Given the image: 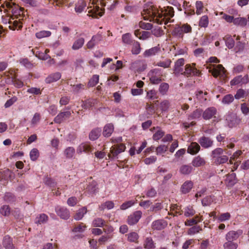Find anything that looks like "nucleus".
<instances>
[{
  "instance_id": "obj_1",
  "label": "nucleus",
  "mask_w": 249,
  "mask_h": 249,
  "mask_svg": "<svg viewBox=\"0 0 249 249\" xmlns=\"http://www.w3.org/2000/svg\"><path fill=\"white\" fill-rule=\"evenodd\" d=\"M224 152L227 155H231L230 151L227 149L224 150L221 148H216L213 150L211 154V157L214 163L217 165L225 163L229 160V158L227 155H223Z\"/></svg>"
},
{
  "instance_id": "obj_2",
  "label": "nucleus",
  "mask_w": 249,
  "mask_h": 249,
  "mask_svg": "<svg viewBox=\"0 0 249 249\" xmlns=\"http://www.w3.org/2000/svg\"><path fill=\"white\" fill-rule=\"evenodd\" d=\"M143 11L142 12V15L143 17L144 20H148V18L146 16L144 17V15H148L149 18H152L153 15L155 16L156 14V11H157V8L153 4L152 2H148L145 3L143 5Z\"/></svg>"
},
{
  "instance_id": "obj_3",
  "label": "nucleus",
  "mask_w": 249,
  "mask_h": 249,
  "mask_svg": "<svg viewBox=\"0 0 249 249\" xmlns=\"http://www.w3.org/2000/svg\"><path fill=\"white\" fill-rule=\"evenodd\" d=\"M193 66L190 64H187L185 66V71L181 73V74L186 76L189 77L192 76H198L200 74V72L197 70L195 66L196 64H193Z\"/></svg>"
},
{
  "instance_id": "obj_4",
  "label": "nucleus",
  "mask_w": 249,
  "mask_h": 249,
  "mask_svg": "<svg viewBox=\"0 0 249 249\" xmlns=\"http://www.w3.org/2000/svg\"><path fill=\"white\" fill-rule=\"evenodd\" d=\"M125 149V146L123 143L115 145L110 148V153L108 156L111 159L116 158L119 154L124 151Z\"/></svg>"
},
{
  "instance_id": "obj_5",
  "label": "nucleus",
  "mask_w": 249,
  "mask_h": 249,
  "mask_svg": "<svg viewBox=\"0 0 249 249\" xmlns=\"http://www.w3.org/2000/svg\"><path fill=\"white\" fill-rule=\"evenodd\" d=\"M217 113V110L214 107H210L207 108L203 113L202 117L204 120H210L213 119V122H217L215 115Z\"/></svg>"
},
{
  "instance_id": "obj_6",
  "label": "nucleus",
  "mask_w": 249,
  "mask_h": 249,
  "mask_svg": "<svg viewBox=\"0 0 249 249\" xmlns=\"http://www.w3.org/2000/svg\"><path fill=\"white\" fill-rule=\"evenodd\" d=\"M147 65L142 60H136L131 64L130 69L135 72H140L144 71Z\"/></svg>"
},
{
  "instance_id": "obj_7",
  "label": "nucleus",
  "mask_w": 249,
  "mask_h": 249,
  "mask_svg": "<svg viewBox=\"0 0 249 249\" xmlns=\"http://www.w3.org/2000/svg\"><path fill=\"white\" fill-rule=\"evenodd\" d=\"M215 68L213 70H209L213 77L216 78L220 76L221 78H224L225 77L226 70L222 65L219 64L214 65Z\"/></svg>"
},
{
  "instance_id": "obj_8",
  "label": "nucleus",
  "mask_w": 249,
  "mask_h": 249,
  "mask_svg": "<svg viewBox=\"0 0 249 249\" xmlns=\"http://www.w3.org/2000/svg\"><path fill=\"white\" fill-rule=\"evenodd\" d=\"M198 143L202 147L205 149H208L211 147L213 144V141L211 138L208 137L202 136L198 140Z\"/></svg>"
},
{
  "instance_id": "obj_9",
  "label": "nucleus",
  "mask_w": 249,
  "mask_h": 249,
  "mask_svg": "<svg viewBox=\"0 0 249 249\" xmlns=\"http://www.w3.org/2000/svg\"><path fill=\"white\" fill-rule=\"evenodd\" d=\"M142 212L140 211H137L133 214L130 215L127 218L128 224L133 225L136 224L141 218Z\"/></svg>"
},
{
  "instance_id": "obj_10",
  "label": "nucleus",
  "mask_w": 249,
  "mask_h": 249,
  "mask_svg": "<svg viewBox=\"0 0 249 249\" xmlns=\"http://www.w3.org/2000/svg\"><path fill=\"white\" fill-rule=\"evenodd\" d=\"M226 120L228 125L231 128L236 126L239 123V119L234 114H229Z\"/></svg>"
},
{
  "instance_id": "obj_11",
  "label": "nucleus",
  "mask_w": 249,
  "mask_h": 249,
  "mask_svg": "<svg viewBox=\"0 0 249 249\" xmlns=\"http://www.w3.org/2000/svg\"><path fill=\"white\" fill-rule=\"evenodd\" d=\"M71 113L70 111H64L59 113L54 119V122L57 124H60L63 121L70 117Z\"/></svg>"
},
{
  "instance_id": "obj_12",
  "label": "nucleus",
  "mask_w": 249,
  "mask_h": 249,
  "mask_svg": "<svg viewBox=\"0 0 249 249\" xmlns=\"http://www.w3.org/2000/svg\"><path fill=\"white\" fill-rule=\"evenodd\" d=\"M93 150L92 146L88 143H82L79 145L77 149V153L81 154L83 152L87 153H90Z\"/></svg>"
},
{
  "instance_id": "obj_13",
  "label": "nucleus",
  "mask_w": 249,
  "mask_h": 249,
  "mask_svg": "<svg viewBox=\"0 0 249 249\" xmlns=\"http://www.w3.org/2000/svg\"><path fill=\"white\" fill-rule=\"evenodd\" d=\"M55 211L57 214L62 219H67L70 217L69 211L66 208L57 207Z\"/></svg>"
},
{
  "instance_id": "obj_14",
  "label": "nucleus",
  "mask_w": 249,
  "mask_h": 249,
  "mask_svg": "<svg viewBox=\"0 0 249 249\" xmlns=\"http://www.w3.org/2000/svg\"><path fill=\"white\" fill-rule=\"evenodd\" d=\"M200 150V145L196 142H192L187 149V152L191 155L197 154Z\"/></svg>"
},
{
  "instance_id": "obj_15",
  "label": "nucleus",
  "mask_w": 249,
  "mask_h": 249,
  "mask_svg": "<svg viewBox=\"0 0 249 249\" xmlns=\"http://www.w3.org/2000/svg\"><path fill=\"white\" fill-rule=\"evenodd\" d=\"M167 226V222L162 219L154 221L152 224V229L156 230H161Z\"/></svg>"
},
{
  "instance_id": "obj_16",
  "label": "nucleus",
  "mask_w": 249,
  "mask_h": 249,
  "mask_svg": "<svg viewBox=\"0 0 249 249\" xmlns=\"http://www.w3.org/2000/svg\"><path fill=\"white\" fill-rule=\"evenodd\" d=\"M242 233L241 231H231L228 232L226 235V239L227 241H233L236 240Z\"/></svg>"
},
{
  "instance_id": "obj_17",
  "label": "nucleus",
  "mask_w": 249,
  "mask_h": 249,
  "mask_svg": "<svg viewBox=\"0 0 249 249\" xmlns=\"http://www.w3.org/2000/svg\"><path fill=\"white\" fill-rule=\"evenodd\" d=\"M160 51V48L158 45L157 46L153 47L150 49L146 50L143 53L144 57H149L154 55Z\"/></svg>"
},
{
  "instance_id": "obj_18",
  "label": "nucleus",
  "mask_w": 249,
  "mask_h": 249,
  "mask_svg": "<svg viewBox=\"0 0 249 249\" xmlns=\"http://www.w3.org/2000/svg\"><path fill=\"white\" fill-rule=\"evenodd\" d=\"M61 76V73L59 72H56L53 73H52L49 75L45 79V82L48 84L51 83L53 82L57 81L59 79H60Z\"/></svg>"
},
{
  "instance_id": "obj_19",
  "label": "nucleus",
  "mask_w": 249,
  "mask_h": 249,
  "mask_svg": "<svg viewBox=\"0 0 249 249\" xmlns=\"http://www.w3.org/2000/svg\"><path fill=\"white\" fill-rule=\"evenodd\" d=\"M205 163V160L199 155L194 158L192 162V165L196 167L203 166Z\"/></svg>"
},
{
  "instance_id": "obj_20",
  "label": "nucleus",
  "mask_w": 249,
  "mask_h": 249,
  "mask_svg": "<svg viewBox=\"0 0 249 249\" xmlns=\"http://www.w3.org/2000/svg\"><path fill=\"white\" fill-rule=\"evenodd\" d=\"M102 130L100 128L92 129L89 134V138L91 141L97 140L101 135Z\"/></svg>"
},
{
  "instance_id": "obj_21",
  "label": "nucleus",
  "mask_w": 249,
  "mask_h": 249,
  "mask_svg": "<svg viewBox=\"0 0 249 249\" xmlns=\"http://www.w3.org/2000/svg\"><path fill=\"white\" fill-rule=\"evenodd\" d=\"M156 69L151 70L149 73L150 76L149 80L152 84H159L161 81V78L160 77H158L154 74V73L156 71Z\"/></svg>"
},
{
  "instance_id": "obj_22",
  "label": "nucleus",
  "mask_w": 249,
  "mask_h": 249,
  "mask_svg": "<svg viewBox=\"0 0 249 249\" xmlns=\"http://www.w3.org/2000/svg\"><path fill=\"white\" fill-rule=\"evenodd\" d=\"M237 180L236 174L234 173L228 175L226 179L228 186L231 187L233 186L237 182Z\"/></svg>"
},
{
  "instance_id": "obj_23",
  "label": "nucleus",
  "mask_w": 249,
  "mask_h": 249,
  "mask_svg": "<svg viewBox=\"0 0 249 249\" xmlns=\"http://www.w3.org/2000/svg\"><path fill=\"white\" fill-rule=\"evenodd\" d=\"M3 245L6 249H14L11 238L8 236H5L3 239Z\"/></svg>"
},
{
  "instance_id": "obj_24",
  "label": "nucleus",
  "mask_w": 249,
  "mask_h": 249,
  "mask_svg": "<svg viewBox=\"0 0 249 249\" xmlns=\"http://www.w3.org/2000/svg\"><path fill=\"white\" fill-rule=\"evenodd\" d=\"M114 130L113 125L112 124H106L103 129V134L105 137H109Z\"/></svg>"
},
{
  "instance_id": "obj_25",
  "label": "nucleus",
  "mask_w": 249,
  "mask_h": 249,
  "mask_svg": "<svg viewBox=\"0 0 249 249\" xmlns=\"http://www.w3.org/2000/svg\"><path fill=\"white\" fill-rule=\"evenodd\" d=\"M193 183L191 181H186L182 185L181 190L182 193L186 194L190 192L193 187Z\"/></svg>"
},
{
  "instance_id": "obj_26",
  "label": "nucleus",
  "mask_w": 249,
  "mask_h": 249,
  "mask_svg": "<svg viewBox=\"0 0 249 249\" xmlns=\"http://www.w3.org/2000/svg\"><path fill=\"white\" fill-rule=\"evenodd\" d=\"M248 19L244 17H234L233 24L237 26L244 27L247 25Z\"/></svg>"
},
{
  "instance_id": "obj_27",
  "label": "nucleus",
  "mask_w": 249,
  "mask_h": 249,
  "mask_svg": "<svg viewBox=\"0 0 249 249\" xmlns=\"http://www.w3.org/2000/svg\"><path fill=\"white\" fill-rule=\"evenodd\" d=\"M193 170L192 166L190 165H182L179 168V171L183 175H189Z\"/></svg>"
},
{
  "instance_id": "obj_28",
  "label": "nucleus",
  "mask_w": 249,
  "mask_h": 249,
  "mask_svg": "<svg viewBox=\"0 0 249 249\" xmlns=\"http://www.w3.org/2000/svg\"><path fill=\"white\" fill-rule=\"evenodd\" d=\"M96 100L94 99L89 98L85 101H82V107L84 109L89 108L95 104Z\"/></svg>"
},
{
  "instance_id": "obj_29",
  "label": "nucleus",
  "mask_w": 249,
  "mask_h": 249,
  "mask_svg": "<svg viewBox=\"0 0 249 249\" xmlns=\"http://www.w3.org/2000/svg\"><path fill=\"white\" fill-rule=\"evenodd\" d=\"M85 39L83 37H80L76 39L73 43L72 49L74 50H77L81 48L84 45Z\"/></svg>"
},
{
  "instance_id": "obj_30",
  "label": "nucleus",
  "mask_w": 249,
  "mask_h": 249,
  "mask_svg": "<svg viewBox=\"0 0 249 249\" xmlns=\"http://www.w3.org/2000/svg\"><path fill=\"white\" fill-rule=\"evenodd\" d=\"M87 212V208L85 207H83L78 210L73 217L76 220H79L83 217L84 214H86Z\"/></svg>"
},
{
  "instance_id": "obj_31",
  "label": "nucleus",
  "mask_w": 249,
  "mask_h": 249,
  "mask_svg": "<svg viewBox=\"0 0 249 249\" xmlns=\"http://www.w3.org/2000/svg\"><path fill=\"white\" fill-rule=\"evenodd\" d=\"M132 44V48L131 49V53L133 54H138L141 51L140 43L136 41H134Z\"/></svg>"
},
{
  "instance_id": "obj_32",
  "label": "nucleus",
  "mask_w": 249,
  "mask_h": 249,
  "mask_svg": "<svg viewBox=\"0 0 249 249\" xmlns=\"http://www.w3.org/2000/svg\"><path fill=\"white\" fill-rule=\"evenodd\" d=\"M75 152V149L72 147H68L64 151V155L68 159L72 158Z\"/></svg>"
},
{
  "instance_id": "obj_33",
  "label": "nucleus",
  "mask_w": 249,
  "mask_h": 249,
  "mask_svg": "<svg viewBox=\"0 0 249 249\" xmlns=\"http://www.w3.org/2000/svg\"><path fill=\"white\" fill-rule=\"evenodd\" d=\"M162 17V15L160 13H159L158 11H156V14L155 16L153 15L151 18L149 19L150 21H152L154 22H156L159 24H161L162 23V20H160L158 18H161Z\"/></svg>"
},
{
  "instance_id": "obj_34",
  "label": "nucleus",
  "mask_w": 249,
  "mask_h": 249,
  "mask_svg": "<svg viewBox=\"0 0 249 249\" xmlns=\"http://www.w3.org/2000/svg\"><path fill=\"white\" fill-rule=\"evenodd\" d=\"M134 41L131 39V35L129 33H126L122 36V41L125 44L131 45Z\"/></svg>"
},
{
  "instance_id": "obj_35",
  "label": "nucleus",
  "mask_w": 249,
  "mask_h": 249,
  "mask_svg": "<svg viewBox=\"0 0 249 249\" xmlns=\"http://www.w3.org/2000/svg\"><path fill=\"white\" fill-rule=\"evenodd\" d=\"M48 220V216L42 213L36 218V223L41 224L46 223Z\"/></svg>"
},
{
  "instance_id": "obj_36",
  "label": "nucleus",
  "mask_w": 249,
  "mask_h": 249,
  "mask_svg": "<svg viewBox=\"0 0 249 249\" xmlns=\"http://www.w3.org/2000/svg\"><path fill=\"white\" fill-rule=\"evenodd\" d=\"M86 6V3L85 1L83 0H81L78 2V3L76 4L75 7V10L77 13H81L85 7Z\"/></svg>"
},
{
  "instance_id": "obj_37",
  "label": "nucleus",
  "mask_w": 249,
  "mask_h": 249,
  "mask_svg": "<svg viewBox=\"0 0 249 249\" xmlns=\"http://www.w3.org/2000/svg\"><path fill=\"white\" fill-rule=\"evenodd\" d=\"M169 85L166 83H162L159 87V91L163 95L166 94L169 89Z\"/></svg>"
},
{
  "instance_id": "obj_38",
  "label": "nucleus",
  "mask_w": 249,
  "mask_h": 249,
  "mask_svg": "<svg viewBox=\"0 0 249 249\" xmlns=\"http://www.w3.org/2000/svg\"><path fill=\"white\" fill-rule=\"evenodd\" d=\"M226 44L229 49H232L235 45V42L231 36H226L224 38Z\"/></svg>"
},
{
  "instance_id": "obj_39",
  "label": "nucleus",
  "mask_w": 249,
  "mask_h": 249,
  "mask_svg": "<svg viewBox=\"0 0 249 249\" xmlns=\"http://www.w3.org/2000/svg\"><path fill=\"white\" fill-rule=\"evenodd\" d=\"M43 182L46 185L51 188L55 187L56 185V183L52 178L48 176L44 178Z\"/></svg>"
},
{
  "instance_id": "obj_40",
  "label": "nucleus",
  "mask_w": 249,
  "mask_h": 249,
  "mask_svg": "<svg viewBox=\"0 0 249 249\" xmlns=\"http://www.w3.org/2000/svg\"><path fill=\"white\" fill-rule=\"evenodd\" d=\"M237 247V243L231 241H227L223 245L224 249H236Z\"/></svg>"
},
{
  "instance_id": "obj_41",
  "label": "nucleus",
  "mask_w": 249,
  "mask_h": 249,
  "mask_svg": "<svg viewBox=\"0 0 249 249\" xmlns=\"http://www.w3.org/2000/svg\"><path fill=\"white\" fill-rule=\"evenodd\" d=\"M97 183L94 181H92L91 183H89L87 187V190L90 193H95L97 190Z\"/></svg>"
},
{
  "instance_id": "obj_42",
  "label": "nucleus",
  "mask_w": 249,
  "mask_h": 249,
  "mask_svg": "<svg viewBox=\"0 0 249 249\" xmlns=\"http://www.w3.org/2000/svg\"><path fill=\"white\" fill-rule=\"evenodd\" d=\"M172 35L182 38L183 37V34L182 33L180 26H178L174 29L172 32Z\"/></svg>"
},
{
  "instance_id": "obj_43",
  "label": "nucleus",
  "mask_w": 249,
  "mask_h": 249,
  "mask_svg": "<svg viewBox=\"0 0 249 249\" xmlns=\"http://www.w3.org/2000/svg\"><path fill=\"white\" fill-rule=\"evenodd\" d=\"M0 213L4 216H7L10 214V208L8 205H3L0 208Z\"/></svg>"
},
{
  "instance_id": "obj_44",
  "label": "nucleus",
  "mask_w": 249,
  "mask_h": 249,
  "mask_svg": "<svg viewBox=\"0 0 249 249\" xmlns=\"http://www.w3.org/2000/svg\"><path fill=\"white\" fill-rule=\"evenodd\" d=\"M32 52H33V53L36 55V56L40 59L45 60L49 58H50V55H49L47 53H43L39 52H36L35 53L33 50H32Z\"/></svg>"
},
{
  "instance_id": "obj_45",
  "label": "nucleus",
  "mask_w": 249,
  "mask_h": 249,
  "mask_svg": "<svg viewBox=\"0 0 249 249\" xmlns=\"http://www.w3.org/2000/svg\"><path fill=\"white\" fill-rule=\"evenodd\" d=\"M144 245V247L148 249H152L155 248L154 242L150 237L146 239Z\"/></svg>"
},
{
  "instance_id": "obj_46",
  "label": "nucleus",
  "mask_w": 249,
  "mask_h": 249,
  "mask_svg": "<svg viewBox=\"0 0 249 249\" xmlns=\"http://www.w3.org/2000/svg\"><path fill=\"white\" fill-rule=\"evenodd\" d=\"M202 114L201 110L199 109H196L191 113L189 116L190 119H196L199 118Z\"/></svg>"
},
{
  "instance_id": "obj_47",
  "label": "nucleus",
  "mask_w": 249,
  "mask_h": 249,
  "mask_svg": "<svg viewBox=\"0 0 249 249\" xmlns=\"http://www.w3.org/2000/svg\"><path fill=\"white\" fill-rule=\"evenodd\" d=\"M39 155L38 150L36 148L33 149L30 153V158L33 161L36 160L39 157Z\"/></svg>"
},
{
  "instance_id": "obj_48",
  "label": "nucleus",
  "mask_w": 249,
  "mask_h": 249,
  "mask_svg": "<svg viewBox=\"0 0 249 249\" xmlns=\"http://www.w3.org/2000/svg\"><path fill=\"white\" fill-rule=\"evenodd\" d=\"M99 81V75H94L88 83V86L93 87L95 86Z\"/></svg>"
},
{
  "instance_id": "obj_49",
  "label": "nucleus",
  "mask_w": 249,
  "mask_h": 249,
  "mask_svg": "<svg viewBox=\"0 0 249 249\" xmlns=\"http://www.w3.org/2000/svg\"><path fill=\"white\" fill-rule=\"evenodd\" d=\"M195 213V211L192 206H188L184 209V215L186 217L193 216Z\"/></svg>"
},
{
  "instance_id": "obj_50",
  "label": "nucleus",
  "mask_w": 249,
  "mask_h": 249,
  "mask_svg": "<svg viewBox=\"0 0 249 249\" xmlns=\"http://www.w3.org/2000/svg\"><path fill=\"white\" fill-rule=\"evenodd\" d=\"M51 32L50 31H41L36 33V36L38 38H41L43 37L49 36H51Z\"/></svg>"
},
{
  "instance_id": "obj_51",
  "label": "nucleus",
  "mask_w": 249,
  "mask_h": 249,
  "mask_svg": "<svg viewBox=\"0 0 249 249\" xmlns=\"http://www.w3.org/2000/svg\"><path fill=\"white\" fill-rule=\"evenodd\" d=\"M209 23L208 18L207 16H202L199 21V26L201 27H207Z\"/></svg>"
},
{
  "instance_id": "obj_52",
  "label": "nucleus",
  "mask_w": 249,
  "mask_h": 249,
  "mask_svg": "<svg viewBox=\"0 0 249 249\" xmlns=\"http://www.w3.org/2000/svg\"><path fill=\"white\" fill-rule=\"evenodd\" d=\"M105 221L100 218H97L93 221V225L94 227H102L104 226Z\"/></svg>"
},
{
  "instance_id": "obj_53",
  "label": "nucleus",
  "mask_w": 249,
  "mask_h": 249,
  "mask_svg": "<svg viewBox=\"0 0 249 249\" xmlns=\"http://www.w3.org/2000/svg\"><path fill=\"white\" fill-rule=\"evenodd\" d=\"M134 204L135 201L133 200H129L126 201L121 205L120 209L122 210H126V209L133 205Z\"/></svg>"
},
{
  "instance_id": "obj_54",
  "label": "nucleus",
  "mask_w": 249,
  "mask_h": 249,
  "mask_svg": "<svg viewBox=\"0 0 249 249\" xmlns=\"http://www.w3.org/2000/svg\"><path fill=\"white\" fill-rule=\"evenodd\" d=\"M171 63V61L170 59H167L165 61H160L158 62L156 65L164 68H167L170 67Z\"/></svg>"
},
{
  "instance_id": "obj_55",
  "label": "nucleus",
  "mask_w": 249,
  "mask_h": 249,
  "mask_svg": "<svg viewBox=\"0 0 249 249\" xmlns=\"http://www.w3.org/2000/svg\"><path fill=\"white\" fill-rule=\"evenodd\" d=\"M139 26L142 29L149 30L153 27V25L149 23H145L142 21L139 22Z\"/></svg>"
},
{
  "instance_id": "obj_56",
  "label": "nucleus",
  "mask_w": 249,
  "mask_h": 249,
  "mask_svg": "<svg viewBox=\"0 0 249 249\" xmlns=\"http://www.w3.org/2000/svg\"><path fill=\"white\" fill-rule=\"evenodd\" d=\"M4 199L7 202H12L15 200V197L11 193H7L4 196Z\"/></svg>"
},
{
  "instance_id": "obj_57",
  "label": "nucleus",
  "mask_w": 249,
  "mask_h": 249,
  "mask_svg": "<svg viewBox=\"0 0 249 249\" xmlns=\"http://www.w3.org/2000/svg\"><path fill=\"white\" fill-rule=\"evenodd\" d=\"M196 13L197 15H200L202 12L204 8L203 3L200 1H197L196 3Z\"/></svg>"
},
{
  "instance_id": "obj_58",
  "label": "nucleus",
  "mask_w": 249,
  "mask_h": 249,
  "mask_svg": "<svg viewBox=\"0 0 249 249\" xmlns=\"http://www.w3.org/2000/svg\"><path fill=\"white\" fill-rule=\"evenodd\" d=\"M138 235L135 232H132L128 234V240L132 242H135L138 239Z\"/></svg>"
},
{
  "instance_id": "obj_59",
  "label": "nucleus",
  "mask_w": 249,
  "mask_h": 249,
  "mask_svg": "<svg viewBox=\"0 0 249 249\" xmlns=\"http://www.w3.org/2000/svg\"><path fill=\"white\" fill-rule=\"evenodd\" d=\"M86 226L83 224V223H81L77 225V226H75L72 230L73 232H82L85 231V229L86 228Z\"/></svg>"
},
{
  "instance_id": "obj_60",
  "label": "nucleus",
  "mask_w": 249,
  "mask_h": 249,
  "mask_svg": "<svg viewBox=\"0 0 249 249\" xmlns=\"http://www.w3.org/2000/svg\"><path fill=\"white\" fill-rule=\"evenodd\" d=\"M231 217V214L229 213H224L220 214L217 218L219 222H223L227 220H229Z\"/></svg>"
},
{
  "instance_id": "obj_61",
  "label": "nucleus",
  "mask_w": 249,
  "mask_h": 249,
  "mask_svg": "<svg viewBox=\"0 0 249 249\" xmlns=\"http://www.w3.org/2000/svg\"><path fill=\"white\" fill-rule=\"evenodd\" d=\"M164 135V132L161 130H158L153 136V139L155 141H158Z\"/></svg>"
},
{
  "instance_id": "obj_62",
  "label": "nucleus",
  "mask_w": 249,
  "mask_h": 249,
  "mask_svg": "<svg viewBox=\"0 0 249 249\" xmlns=\"http://www.w3.org/2000/svg\"><path fill=\"white\" fill-rule=\"evenodd\" d=\"M180 27L181 28L183 34L190 33L192 32V27L187 23L182 25Z\"/></svg>"
},
{
  "instance_id": "obj_63",
  "label": "nucleus",
  "mask_w": 249,
  "mask_h": 249,
  "mask_svg": "<svg viewBox=\"0 0 249 249\" xmlns=\"http://www.w3.org/2000/svg\"><path fill=\"white\" fill-rule=\"evenodd\" d=\"M18 100V98L16 96H14L11 99L8 100L4 105L5 108H8L13 105Z\"/></svg>"
},
{
  "instance_id": "obj_64",
  "label": "nucleus",
  "mask_w": 249,
  "mask_h": 249,
  "mask_svg": "<svg viewBox=\"0 0 249 249\" xmlns=\"http://www.w3.org/2000/svg\"><path fill=\"white\" fill-rule=\"evenodd\" d=\"M168 149V146L165 145H160L156 148L157 154H160L165 152Z\"/></svg>"
}]
</instances>
